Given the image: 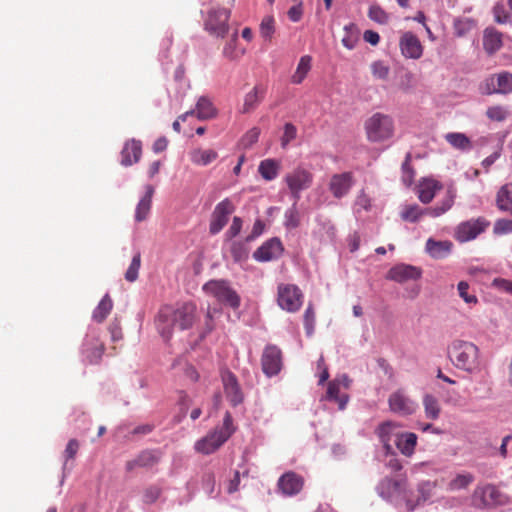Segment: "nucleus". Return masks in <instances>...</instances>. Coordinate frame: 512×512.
Listing matches in <instances>:
<instances>
[{"instance_id": "obj_30", "label": "nucleus", "mask_w": 512, "mask_h": 512, "mask_svg": "<svg viewBox=\"0 0 512 512\" xmlns=\"http://www.w3.org/2000/svg\"><path fill=\"white\" fill-rule=\"evenodd\" d=\"M281 168V163L276 159L262 160L258 166V172L266 181H272L277 178Z\"/></svg>"}, {"instance_id": "obj_1", "label": "nucleus", "mask_w": 512, "mask_h": 512, "mask_svg": "<svg viewBox=\"0 0 512 512\" xmlns=\"http://www.w3.org/2000/svg\"><path fill=\"white\" fill-rule=\"evenodd\" d=\"M197 306L189 301L178 305L163 306L156 318V328L165 341H169L173 335L174 327L180 330L190 329L196 321Z\"/></svg>"}, {"instance_id": "obj_33", "label": "nucleus", "mask_w": 512, "mask_h": 512, "mask_svg": "<svg viewBox=\"0 0 512 512\" xmlns=\"http://www.w3.org/2000/svg\"><path fill=\"white\" fill-rule=\"evenodd\" d=\"M153 194H154L153 186L147 185L145 195L141 198V200L139 201L137 208H136V214H135L136 221L141 222V221L146 220V217L151 208Z\"/></svg>"}, {"instance_id": "obj_59", "label": "nucleus", "mask_w": 512, "mask_h": 512, "mask_svg": "<svg viewBox=\"0 0 512 512\" xmlns=\"http://www.w3.org/2000/svg\"><path fill=\"white\" fill-rule=\"evenodd\" d=\"M260 135V129L257 127H254L250 129L245 136L243 137V143L246 147L252 146L254 143L258 141Z\"/></svg>"}, {"instance_id": "obj_19", "label": "nucleus", "mask_w": 512, "mask_h": 512, "mask_svg": "<svg viewBox=\"0 0 512 512\" xmlns=\"http://www.w3.org/2000/svg\"><path fill=\"white\" fill-rule=\"evenodd\" d=\"M403 56L410 59H419L423 54V46L416 35L405 32L399 42Z\"/></svg>"}, {"instance_id": "obj_25", "label": "nucleus", "mask_w": 512, "mask_h": 512, "mask_svg": "<svg viewBox=\"0 0 512 512\" xmlns=\"http://www.w3.org/2000/svg\"><path fill=\"white\" fill-rule=\"evenodd\" d=\"M142 154L141 142L134 139L127 141L121 151V164L131 166L137 163Z\"/></svg>"}, {"instance_id": "obj_3", "label": "nucleus", "mask_w": 512, "mask_h": 512, "mask_svg": "<svg viewBox=\"0 0 512 512\" xmlns=\"http://www.w3.org/2000/svg\"><path fill=\"white\" fill-rule=\"evenodd\" d=\"M235 432L233 419L229 412H226L223 418L222 427H216L205 437L195 443V450L198 453L209 455L217 451Z\"/></svg>"}, {"instance_id": "obj_4", "label": "nucleus", "mask_w": 512, "mask_h": 512, "mask_svg": "<svg viewBox=\"0 0 512 512\" xmlns=\"http://www.w3.org/2000/svg\"><path fill=\"white\" fill-rule=\"evenodd\" d=\"M366 138L371 143H382L393 138L395 122L391 115L376 112L364 122Z\"/></svg>"}, {"instance_id": "obj_2", "label": "nucleus", "mask_w": 512, "mask_h": 512, "mask_svg": "<svg viewBox=\"0 0 512 512\" xmlns=\"http://www.w3.org/2000/svg\"><path fill=\"white\" fill-rule=\"evenodd\" d=\"M448 356L453 365L461 370L473 372L479 367V349L469 341L454 340L448 346Z\"/></svg>"}, {"instance_id": "obj_11", "label": "nucleus", "mask_w": 512, "mask_h": 512, "mask_svg": "<svg viewBox=\"0 0 512 512\" xmlns=\"http://www.w3.org/2000/svg\"><path fill=\"white\" fill-rule=\"evenodd\" d=\"M292 196L299 199L300 192L308 189L313 181V175L303 168H296L284 178Z\"/></svg>"}, {"instance_id": "obj_38", "label": "nucleus", "mask_w": 512, "mask_h": 512, "mask_svg": "<svg viewBox=\"0 0 512 512\" xmlns=\"http://www.w3.org/2000/svg\"><path fill=\"white\" fill-rule=\"evenodd\" d=\"M312 58L309 55L302 56L297 65L296 71L291 76L293 84H301L311 69Z\"/></svg>"}, {"instance_id": "obj_55", "label": "nucleus", "mask_w": 512, "mask_h": 512, "mask_svg": "<svg viewBox=\"0 0 512 512\" xmlns=\"http://www.w3.org/2000/svg\"><path fill=\"white\" fill-rule=\"evenodd\" d=\"M297 136V128L292 123H286L281 137V146L285 148Z\"/></svg>"}, {"instance_id": "obj_22", "label": "nucleus", "mask_w": 512, "mask_h": 512, "mask_svg": "<svg viewBox=\"0 0 512 512\" xmlns=\"http://www.w3.org/2000/svg\"><path fill=\"white\" fill-rule=\"evenodd\" d=\"M216 114V110L212 102L206 97H200L196 103V109L187 111L180 115L181 121H185L189 116H196L200 120H206L213 118Z\"/></svg>"}, {"instance_id": "obj_44", "label": "nucleus", "mask_w": 512, "mask_h": 512, "mask_svg": "<svg viewBox=\"0 0 512 512\" xmlns=\"http://www.w3.org/2000/svg\"><path fill=\"white\" fill-rule=\"evenodd\" d=\"M162 488L157 484H151L142 491V501L144 504H154L161 496Z\"/></svg>"}, {"instance_id": "obj_6", "label": "nucleus", "mask_w": 512, "mask_h": 512, "mask_svg": "<svg viewBox=\"0 0 512 512\" xmlns=\"http://www.w3.org/2000/svg\"><path fill=\"white\" fill-rule=\"evenodd\" d=\"M203 291L216 300L233 309L240 306V297L225 280H210L203 286Z\"/></svg>"}, {"instance_id": "obj_46", "label": "nucleus", "mask_w": 512, "mask_h": 512, "mask_svg": "<svg viewBox=\"0 0 512 512\" xmlns=\"http://www.w3.org/2000/svg\"><path fill=\"white\" fill-rule=\"evenodd\" d=\"M275 33V20L272 16H265L260 23V35L267 41H271Z\"/></svg>"}, {"instance_id": "obj_10", "label": "nucleus", "mask_w": 512, "mask_h": 512, "mask_svg": "<svg viewBox=\"0 0 512 512\" xmlns=\"http://www.w3.org/2000/svg\"><path fill=\"white\" fill-rule=\"evenodd\" d=\"M473 501L477 506L483 507L503 505L506 503L505 496L492 484L476 487L473 493Z\"/></svg>"}, {"instance_id": "obj_21", "label": "nucleus", "mask_w": 512, "mask_h": 512, "mask_svg": "<svg viewBox=\"0 0 512 512\" xmlns=\"http://www.w3.org/2000/svg\"><path fill=\"white\" fill-rule=\"evenodd\" d=\"M442 188L443 185L438 180L431 177L422 178L416 186V193L422 203L428 204Z\"/></svg>"}, {"instance_id": "obj_14", "label": "nucleus", "mask_w": 512, "mask_h": 512, "mask_svg": "<svg viewBox=\"0 0 512 512\" xmlns=\"http://www.w3.org/2000/svg\"><path fill=\"white\" fill-rule=\"evenodd\" d=\"M282 252L281 241L277 238H271L254 251L253 258L259 262H268L280 257Z\"/></svg>"}, {"instance_id": "obj_60", "label": "nucleus", "mask_w": 512, "mask_h": 512, "mask_svg": "<svg viewBox=\"0 0 512 512\" xmlns=\"http://www.w3.org/2000/svg\"><path fill=\"white\" fill-rule=\"evenodd\" d=\"M216 480L213 473H207L203 476V488L209 494L212 495L215 491Z\"/></svg>"}, {"instance_id": "obj_58", "label": "nucleus", "mask_w": 512, "mask_h": 512, "mask_svg": "<svg viewBox=\"0 0 512 512\" xmlns=\"http://www.w3.org/2000/svg\"><path fill=\"white\" fill-rule=\"evenodd\" d=\"M492 286L499 291L512 294V281L505 278H495L492 281Z\"/></svg>"}, {"instance_id": "obj_15", "label": "nucleus", "mask_w": 512, "mask_h": 512, "mask_svg": "<svg viewBox=\"0 0 512 512\" xmlns=\"http://www.w3.org/2000/svg\"><path fill=\"white\" fill-rule=\"evenodd\" d=\"M221 378L227 399L233 406L240 404L243 401V394L236 376L231 371L224 370Z\"/></svg>"}, {"instance_id": "obj_26", "label": "nucleus", "mask_w": 512, "mask_h": 512, "mask_svg": "<svg viewBox=\"0 0 512 512\" xmlns=\"http://www.w3.org/2000/svg\"><path fill=\"white\" fill-rule=\"evenodd\" d=\"M452 246L450 241H435L430 238L426 242L425 250L432 258L443 259L451 253Z\"/></svg>"}, {"instance_id": "obj_64", "label": "nucleus", "mask_w": 512, "mask_h": 512, "mask_svg": "<svg viewBox=\"0 0 512 512\" xmlns=\"http://www.w3.org/2000/svg\"><path fill=\"white\" fill-rule=\"evenodd\" d=\"M364 40L371 45H377L380 41V36L377 32L367 30L364 32Z\"/></svg>"}, {"instance_id": "obj_17", "label": "nucleus", "mask_w": 512, "mask_h": 512, "mask_svg": "<svg viewBox=\"0 0 512 512\" xmlns=\"http://www.w3.org/2000/svg\"><path fill=\"white\" fill-rule=\"evenodd\" d=\"M161 453L158 450H143L134 459L126 462V470L131 472L136 468H152L159 463Z\"/></svg>"}, {"instance_id": "obj_32", "label": "nucleus", "mask_w": 512, "mask_h": 512, "mask_svg": "<svg viewBox=\"0 0 512 512\" xmlns=\"http://www.w3.org/2000/svg\"><path fill=\"white\" fill-rule=\"evenodd\" d=\"M497 207L512 214V183H506L500 187L496 195Z\"/></svg>"}, {"instance_id": "obj_36", "label": "nucleus", "mask_w": 512, "mask_h": 512, "mask_svg": "<svg viewBox=\"0 0 512 512\" xmlns=\"http://www.w3.org/2000/svg\"><path fill=\"white\" fill-rule=\"evenodd\" d=\"M238 43V33L234 32L231 38L226 42L223 47L222 54L225 58L230 61H235L240 59L245 54V49H239L237 47Z\"/></svg>"}, {"instance_id": "obj_51", "label": "nucleus", "mask_w": 512, "mask_h": 512, "mask_svg": "<svg viewBox=\"0 0 512 512\" xmlns=\"http://www.w3.org/2000/svg\"><path fill=\"white\" fill-rule=\"evenodd\" d=\"M371 72L375 78L386 80L389 76L390 69L384 62L376 61L371 65Z\"/></svg>"}, {"instance_id": "obj_61", "label": "nucleus", "mask_w": 512, "mask_h": 512, "mask_svg": "<svg viewBox=\"0 0 512 512\" xmlns=\"http://www.w3.org/2000/svg\"><path fill=\"white\" fill-rule=\"evenodd\" d=\"M79 450V442L76 439H71L64 451L66 461L73 459Z\"/></svg>"}, {"instance_id": "obj_12", "label": "nucleus", "mask_w": 512, "mask_h": 512, "mask_svg": "<svg viewBox=\"0 0 512 512\" xmlns=\"http://www.w3.org/2000/svg\"><path fill=\"white\" fill-rule=\"evenodd\" d=\"M104 343L95 332L88 333L83 341L81 353L88 364H98L104 353Z\"/></svg>"}, {"instance_id": "obj_31", "label": "nucleus", "mask_w": 512, "mask_h": 512, "mask_svg": "<svg viewBox=\"0 0 512 512\" xmlns=\"http://www.w3.org/2000/svg\"><path fill=\"white\" fill-rule=\"evenodd\" d=\"M398 427V424L392 421H386L382 423L378 429H377V435L383 444L384 448L387 450V452H390L392 450V446L390 442L395 439V432L394 430Z\"/></svg>"}, {"instance_id": "obj_24", "label": "nucleus", "mask_w": 512, "mask_h": 512, "mask_svg": "<svg viewBox=\"0 0 512 512\" xmlns=\"http://www.w3.org/2000/svg\"><path fill=\"white\" fill-rule=\"evenodd\" d=\"M417 435L412 432L396 433L394 443L397 449L406 457L414 454L417 445Z\"/></svg>"}, {"instance_id": "obj_45", "label": "nucleus", "mask_w": 512, "mask_h": 512, "mask_svg": "<svg viewBox=\"0 0 512 512\" xmlns=\"http://www.w3.org/2000/svg\"><path fill=\"white\" fill-rule=\"evenodd\" d=\"M498 94L512 93V74L504 71L496 74Z\"/></svg>"}, {"instance_id": "obj_23", "label": "nucleus", "mask_w": 512, "mask_h": 512, "mask_svg": "<svg viewBox=\"0 0 512 512\" xmlns=\"http://www.w3.org/2000/svg\"><path fill=\"white\" fill-rule=\"evenodd\" d=\"M235 209L236 205L231 198L223 199L214 208L211 224H227Z\"/></svg>"}, {"instance_id": "obj_29", "label": "nucleus", "mask_w": 512, "mask_h": 512, "mask_svg": "<svg viewBox=\"0 0 512 512\" xmlns=\"http://www.w3.org/2000/svg\"><path fill=\"white\" fill-rule=\"evenodd\" d=\"M483 46L488 54H493L502 47V34L494 28L484 31Z\"/></svg>"}, {"instance_id": "obj_5", "label": "nucleus", "mask_w": 512, "mask_h": 512, "mask_svg": "<svg viewBox=\"0 0 512 512\" xmlns=\"http://www.w3.org/2000/svg\"><path fill=\"white\" fill-rule=\"evenodd\" d=\"M453 202L454 196L448 191L445 198L442 200L441 206L425 209L417 204L404 206L401 211V219L406 222H417L420 221L425 214L432 217L440 216L452 207Z\"/></svg>"}, {"instance_id": "obj_8", "label": "nucleus", "mask_w": 512, "mask_h": 512, "mask_svg": "<svg viewBox=\"0 0 512 512\" xmlns=\"http://www.w3.org/2000/svg\"><path fill=\"white\" fill-rule=\"evenodd\" d=\"M230 14V10L226 8L212 9L209 11L205 21V29L211 34L223 38L229 30L228 21Z\"/></svg>"}, {"instance_id": "obj_57", "label": "nucleus", "mask_w": 512, "mask_h": 512, "mask_svg": "<svg viewBox=\"0 0 512 512\" xmlns=\"http://www.w3.org/2000/svg\"><path fill=\"white\" fill-rule=\"evenodd\" d=\"M370 208L371 199L364 192H361L355 200V211L360 213L361 211H368Z\"/></svg>"}, {"instance_id": "obj_16", "label": "nucleus", "mask_w": 512, "mask_h": 512, "mask_svg": "<svg viewBox=\"0 0 512 512\" xmlns=\"http://www.w3.org/2000/svg\"><path fill=\"white\" fill-rule=\"evenodd\" d=\"M422 270L419 267L408 264H397L387 273V279L398 283H405L409 280H417L421 277Z\"/></svg>"}, {"instance_id": "obj_49", "label": "nucleus", "mask_w": 512, "mask_h": 512, "mask_svg": "<svg viewBox=\"0 0 512 512\" xmlns=\"http://www.w3.org/2000/svg\"><path fill=\"white\" fill-rule=\"evenodd\" d=\"M494 20L499 24L511 23V15L506 11L503 3H496L493 7Z\"/></svg>"}, {"instance_id": "obj_27", "label": "nucleus", "mask_w": 512, "mask_h": 512, "mask_svg": "<svg viewBox=\"0 0 512 512\" xmlns=\"http://www.w3.org/2000/svg\"><path fill=\"white\" fill-rule=\"evenodd\" d=\"M190 161L197 166H207L218 158L213 149L194 148L189 152Z\"/></svg>"}, {"instance_id": "obj_28", "label": "nucleus", "mask_w": 512, "mask_h": 512, "mask_svg": "<svg viewBox=\"0 0 512 512\" xmlns=\"http://www.w3.org/2000/svg\"><path fill=\"white\" fill-rule=\"evenodd\" d=\"M265 88L256 85L250 92L245 95L244 103L241 109L242 113H249L253 111L259 103L263 100Z\"/></svg>"}, {"instance_id": "obj_42", "label": "nucleus", "mask_w": 512, "mask_h": 512, "mask_svg": "<svg viewBox=\"0 0 512 512\" xmlns=\"http://www.w3.org/2000/svg\"><path fill=\"white\" fill-rule=\"evenodd\" d=\"M474 481V476L470 473L457 474L448 484V490L458 491L466 489Z\"/></svg>"}, {"instance_id": "obj_41", "label": "nucleus", "mask_w": 512, "mask_h": 512, "mask_svg": "<svg viewBox=\"0 0 512 512\" xmlns=\"http://www.w3.org/2000/svg\"><path fill=\"white\" fill-rule=\"evenodd\" d=\"M113 308V302L108 294H106L101 301L99 302L98 306L93 311L92 318L98 322H103L107 316L110 314L111 310Z\"/></svg>"}, {"instance_id": "obj_34", "label": "nucleus", "mask_w": 512, "mask_h": 512, "mask_svg": "<svg viewBox=\"0 0 512 512\" xmlns=\"http://www.w3.org/2000/svg\"><path fill=\"white\" fill-rule=\"evenodd\" d=\"M404 485V479L394 480L392 478L386 477L380 482L378 490L383 498H389L394 493H400Z\"/></svg>"}, {"instance_id": "obj_53", "label": "nucleus", "mask_w": 512, "mask_h": 512, "mask_svg": "<svg viewBox=\"0 0 512 512\" xmlns=\"http://www.w3.org/2000/svg\"><path fill=\"white\" fill-rule=\"evenodd\" d=\"M315 325V312L312 304H309L304 313V327L307 335H312Z\"/></svg>"}, {"instance_id": "obj_7", "label": "nucleus", "mask_w": 512, "mask_h": 512, "mask_svg": "<svg viewBox=\"0 0 512 512\" xmlns=\"http://www.w3.org/2000/svg\"><path fill=\"white\" fill-rule=\"evenodd\" d=\"M278 305L287 312H296L303 303V294L294 284H279L277 293Z\"/></svg>"}, {"instance_id": "obj_37", "label": "nucleus", "mask_w": 512, "mask_h": 512, "mask_svg": "<svg viewBox=\"0 0 512 512\" xmlns=\"http://www.w3.org/2000/svg\"><path fill=\"white\" fill-rule=\"evenodd\" d=\"M326 399L337 402L339 409L344 410L349 401V396L347 394H339V383L335 379L328 383Z\"/></svg>"}, {"instance_id": "obj_40", "label": "nucleus", "mask_w": 512, "mask_h": 512, "mask_svg": "<svg viewBox=\"0 0 512 512\" xmlns=\"http://www.w3.org/2000/svg\"><path fill=\"white\" fill-rule=\"evenodd\" d=\"M445 140L455 149L466 151L472 148L470 139L463 133L451 132L445 135Z\"/></svg>"}, {"instance_id": "obj_50", "label": "nucleus", "mask_w": 512, "mask_h": 512, "mask_svg": "<svg viewBox=\"0 0 512 512\" xmlns=\"http://www.w3.org/2000/svg\"><path fill=\"white\" fill-rule=\"evenodd\" d=\"M231 255L236 262L246 260L248 257V250L243 243L233 242L230 248Z\"/></svg>"}, {"instance_id": "obj_47", "label": "nucleus", "mask_w": 512, "mask_h": 512, "mask_svg": "<svg viewBox=\"0 0 512 512\" xmlns=\"http://www.w3.org/2000/svg\"><path fill=\"white\" fill-rule=\"evenodd\" d=\"M141 266V255L136 253L125 273V279L128 282H134L138 278L139 269Z\"/></svg>"}, {"instance_id": "obj_20", "label": "nucleus", "mask_w": 512, "mask_h": 512, "mask_svg": "<svg viewBox=\"0 0 512 512\" xmlns=\"http://www.w3.org/2000/svg\"><path fill=\"white\" fill-rule=\"evenodd\" d=\"M304 485V479L293 471L284 473L278 480L279 490L287 496L298 494Z\"/></svg>"}, {"instance_id": "obj_62", "label": "nucleus", "mask_w": 512, "mask_h": 512, "mask_svg": "<svg viewBox=\"0 0 512 512\" xmlns=\"http://www.w3.org/2000/svg\"><path fill=\"white\" fill-rule=\"evenodd\" d=\"M302 15H303V8H302L301 2H299L297 5L292 6L288 10V17L293 22L300 21L302 18Z\"/></svg>"}, {"instance_id": "obj_48", "label": "nucleus", "mask_w": 512, "mask_h": 512, "mask_svg": "<svg viewBox=\"0 0 512 512\" xmlns=\"http://www.w3.org/2000/svg\"><path fill=\"white\" fill-rule=\"evenodd\" d=\"M411 155L408 153L402 164V181L406 186H410L413 183L415 171L411 166Z\"/></svg>"}, {"instance_id": "obj_63", "label": "nucleus", "mask_w": 512, "mask_h": 512, "mask_svg": "<svg viewBox=\"0 0 512 512\" xmlns=\"http://www.w3.org/2000/svg\"><path fill=\"white\" fill-rule=\"evenodd\" d=\"M154 429V425L152 424H142L137 427H135L132 431V435H147L151 433Z\"/></svg>"}, {"instance_id": "obj_13", "label": "nucleus", "mask_w": 512, "mask_h": 512, "mask_svg": "<svg viewBox=\"0 0 512 512\" xmlns=\"http://www.w3.org/2000/svg\"><path fill=\"white\" fill-rule=\"evenodd\" d=\"M261 364L263 372L271 377L277 375L282 368V352L275 345H268L265 347Z\"/></svg>"}, {"instance_id": "obj_35", "label": "nucleus", "mask_w": 512, "mask_h": 512, "mask_svg": "<svg viewBox=\"0 0 512 512\" xmlns=\"http://www.w3.org/2000/svg\"><path fill=\"white\" fill-rule=\"evenodd\" d=\"M425 416L430 420H437L441 414V406L437 397L425 394L422 399Z\"/></svg>"}, {"instance_id": "obj_54", "label": "nucleus", "mask_w": 512, "mask_h": 512, "mask_svg": "<svg viewBox=\"0 0 512 512\" xmlns=\"http://www.w3.org/2000/svg\"><path fill=\"white\" fill-rule=\"evenodd\" d=\"M480 89L483 94H498L496 74L486 78L481 84Z\"/></svg>"}, {"instance_id": "obj_43", "label": "nucleus", "mask_w": 512, "mask_h": 512, "mask_svg": "<svg viewBox=\"0 0 512 512\" xmlns=\"http://www.w3.org/2000/svg\"><path fill=\"white\" fill-rule=\"evenodd\" d=\"M509 114V110L502 105L490 106L486 110L487 118L493 122H503L508 118Z\"/></svg>"}, {"instance_id": "obj_39", "label": "nucleus", "mask_w": 512, "mask_h": 512, "mask_svg": "<svg viewBox=\"0 0 512 512\" xmlns=\"http://www.w3.org/2000/svg\"><path fill=\"white\" fill-rule=\"evenodd\" d=\"M485 226H457L454 233L459 242H467L475 239L484 231Z\"/></svg>"}, {"instance_id": "obj_18", "label": "nucleus", "mask_w": 512, "mask_h": 512, "mask_svg": "<svg viewBox=\"0 0 512 512\" xmlns=\"http://www.w3.org/2000/svg\"><path fill=\"white\" fill-rule=\"evenodd\" d=\"M354 183L351 172H343L332 175L329 182V190L335 198H342L348 194Z\"/></svg>"}, {"instance_id": "obj_56", "label": "nucleus", "mask_w": 512, "mask_h": 512, "mask_svg": "<svg viewBox=\"0 0 512 512\" xmlns=\"http://www.w3.org/2000/svg\"><path fill=\"white\" fill-rule=\"evenodd\" d=\"M460 297L468 304H476L478 299L475 295L468 294L469 284L465 281H460L457 286Z\"/></svg>"}, {"instance_id": "obj_52", "label": "nucleus", "mask_w": 512, "mask_h": 512, "mask_svg": "<svg viewBox=\"0 0 512 512\" xmlns=\"http://www.w3.org/2000/svg\"><path fill=\"white\" fill-rule=\"evenodd\" d=\"M368 17L380 24H385L388 21L387 13L378 5H372L369 8Z\"/></svg>"}, {"instance_id": "obj_9", "label": "nucleus", "mask_w": 512, "mask_h": 512, "mask_svg": "<svg viewBox=\"0 0 512 512\" xmlns=\"http://www.w3.org/2000/svg\"><path fill=\"white\" fill-rule=\"evenodd\" d=\"M389 409L400 416H409L418 409V403L407 395L405 390L398 389L388 398Z\"/></svg>"}]
</instances>
